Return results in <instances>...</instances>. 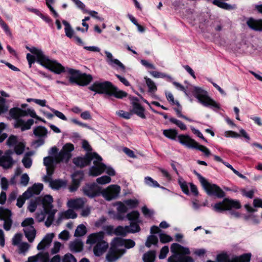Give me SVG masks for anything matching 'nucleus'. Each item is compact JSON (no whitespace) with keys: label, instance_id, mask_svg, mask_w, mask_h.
Here are the masks:
<instances>
[{"label":"nucleus","instance_id":"680f3d73","mask_svg":"<svg viewBox=\"0 0 262 262\" xmlns=\"http://www.w3.org/2000/svg\"><path fill=\"white\" fill-rule=\"evenodd\" d=\"M141 210L143 214L146 217H151L154 214V211L148 209L146 206H143Z\"/></svg>","mask_w":262,"mask_h":262},{"label":"nucleus","instance_id":"58836bf2","mask_svg":"<svg viewBox=\"0 0 262 262\" xmlns=\"http://www.w3.org/2000/svg\"><path fill=\"white\" fill-rule=\"evenodd\" d=\"M155 257V252L154 251H149L143 255V259L144 262H154Z\"/></svg>","mask_w":262,"mask_h":262},{"label":"nucleus","instance_id":"0eeeda50","mask_svg":"<svg viewBox=\"0 0 262 262\" xmlns=\"http://www.w3.org/2000/svg\"><path fill=\"white\" fill-rule=\"evenodd\" d=\"M211 207L215 212L221 213L232 209H239L241 205L237 200L225 198L222 201L211 205Z\"/></svg>","mask_w":262,"mask_h":262},{"label":"nucleus","instance_id":"de8ad7c7","mask_svg":"<svg viewBox=\"0 0 262 262\" xmlns=\"http://www.w3.org/2000/svg\"><path fill=\"white\" fill-rule=\"evenodd\" d=\"M158 242V238L156 236L151 235H150L146 242L145 245L146 247L149 248L151 245H156Z\"/></svg>","mask_w":262,"mask_h":262},{"label":"nucleus","instance_id":"603ef678","mask_svg":"<svg viewBox=\"0 0 262 262\" xmlns=\"http://www.w3.org/2000/svg\"><path fill=\"white\" fill-rule=\"evenodd\" d=\"M6 127V125L4 123H0V143L3 142L8 137L6 133H3Z\"/></svg>","mask_w":262,"mask_h":262},{"label":"nucleus","instance_id":"a211bd4d","mask_svg":"<svg viewBox=\"0 0 262 262\" xmlns=\"http://www.w3.org/2000/svg\"><path fill=\"white\" fill-rule=\"evenodd\" d=\"M83 190L84 194L90 198H94L100 193L99 187L95 183L86 185Z\"/></svg>","mask_w":262,"mask_h":262},{"label":"nucleus","instance_id":"09e8293b","mask_svg":"<svg viewBox=\"0 0 262 262\" xmlns=\"http://www.w3.org/2000/svg\"><path fill=\"white\" fill-rule=\"evenodd\" d=\"M138 223V222H132L130 226H127L129 233L138 232L140 230V228Z\"/></svg>","mask_w":262,"mask_h":262},{"label":"nucleus","instance_id":"5fc2aeb1","mask_svg":"<svg viewBox=\"0 0 262 262\" xmlns=\"http://www.w3.org/2000/svg\"><path fill=\"white\" fill-rule=\"evenodd\" d=\"M194 148L201 151L204 154L205 156L207 157H208L211 155L210 151L208 148L203 145L199 144L198 142L196 147H194Z\"/></svg>","mask_w":262,"mask_h":262},{"label":"nucleus","instance_id":"a878e982","mask_svg":"<svg viewBox=\"0 0 262 262\" xmlns=\"http://www.w3.org/2000/svg\"><path fill=\"white\" fill-rule=\"evenodd\" d=\"M54 237V233H48L43 237L42 241L37 245V248L38 250H43L50 246Z\"/></svg>","mask_w":262,"mask_h":262},{"label":"nucleus","instance_id":"4468645a","mask_svg":"<svg viewBox=\"0 0 262 262\" xmlns=\"http://www.w3.org/2000/svg\"><path fill=\"white\" fill-rule=\"evenodd\" d=\"M120 187L117 185H111L107 188L104 189L101 193L103 196L107 201H111L116 199L120 192Z\"/></svg>","mask_w":262,"mask_h":262},{"label":"nucleus","instance_id":"aec40b11","mask_svg":"<svg viewBox=\"0 0 262 262\" xmlns=\"http://www.w3.org/2000/svg\"><path fill=\"white\" fill-rule=\"evenodd\" d=\"M132 104L133 106L132 112L141 118L145 119L146 116L144 114L145 109L139 103L138 100L137 98L133 100Z\"/></svg>","mask_w":262,"mask_h":262},{"label":"nucleus","instance_id":"13d9d810","mask_svg":"<svg viewBox=\"0 0 262 262\" xmlns=\"http://www.w3.org/2000/svg\"><path fill=\"white\" fill-rule=\"evenodd\" d=\"M38 261L40 262H49V254L48 253L40 252L37 254Z\"/></svg>","mask_w":262,"mask_h":262},{"label":"nucleus","instance_id":"c03bdc74","mask_svg":"<svg viewBox=\"0 0 262 262\" xmlns=\"http://www.w3.org/2000/svg\"><path fill=\"white\" fill-rule=\"evenodd\" d=\"M77 215L75 211L72 209H68L64 212L62 213L61 217L63 219H74L76 218Z\"/></svg>","mask_w":262,"mask_h":262},{"label":"nucleus","instance_id":"393cba45","mask_svg":"<svg viewBox=\"0 0 262 262\" xmlns=\"http://www.w3.org/2000/svg\"><path fill=\"white\" fill-rule=\"evenodd\" d=\"M108 247V243L103 240L94 246L93 249L94 253L95 255L99 256L106 251Z\"/></svg>","mask_w":262,"mask_h":262},{"label":"nucleus","instance_id":"4c0bfd02","mask_svg":"<svg viewBox=\"0 0 262 262\" xmlns=\"http://www.w3.org/2000/svg\"><path fill=\"white\" fill-rule=\"evenodd\" d=\"M128 226H119L115 229V234L116 235H120L124 236L128 233Z\"/></svg>","mask_w":262,"mask_h":262},{"label":"nucleus","instance_id":"2eb2a0df","mask_svg":"<svg viewBox=\"0 0 262 262\" xmlns=\"http://www.w3.org/2000/svg\"><path fill=\"white\" fill-rule=\"evenodd\" d=\"M124 253V251L120 249L116 244L115 245L114 242L112 241L111 248L106 258L109 262H114Z\"/></svg>","mask_w":262,"mask_h":262},{"label":"nucleus","instance_id":"69168bd1","mask_svg":"<svg viewBox=\"0 0 262 262\" xmlns=\"http://www.w3.org/2000/svg\"><path fill=\"white\" fill-rule=\"evenodd\" d=\"M22 238L21 233H16L12 238V245L14 246H18L20 243Z\"/></svg>","mask_w":262,"mask_h":262},{"label":"nucleus","instance_id":"ea45409f","mask_svg":"<svg viewBox=\"0 0 262 262\" xmlns=\"http://www.w3.org/2000/svg\"><path fill=\"white\" fill-rule=\"evenodd\" d=\"M62 23L65 26L64 30L66 35L70 38L73 37L74 32L70 24L64 20L62 21Z\"/></svg>","mask_w":262,"mask_h":262},{"label":"nucleus","instance_id":"2f4dec72","mask_svg":"<svg viewBox=\"0 0 262 262\" xmlns=\"http://www.w3.org/2000/svg\"><path fill=\"white\" fill-rule=\"evenodd\" d=\"M25 236L30 243L33 242L36 236V230L34 227L30 228H24L23 229Z\"/></svg>","mask_w":262,"mask_h":262},{"label":"nucleus","instance_id":"a19ab883","mask_svg":"<svg viewBox=\"0 0 262 262\" xmlns=\"http://www.w3.org/2000/svg\"><path fill=\"white\" fill-rule=\"evenodd\" d=\"M139 215L138 211H133L127 214V218L132 222H140Z\"/></svg>","mask_w":262,"mask_h":262},{"label":"nucleus","instance_id":"e2e57ef3","mask_svg":"<svg viewBox=\"0 0 262 262\" xmlns=\"http://www.w3.org/2000/svg\"><path fill=\"white\" fill-rule=\"evenodd\" d=\"M160 240L162 243H166L172 241V237L166 234L161 233L159 235Z\"/></svg>","mask_w":262,"mask_h":262},{"label":"nucleus","instance_id":"f3484780","mask_svg":"<svg viewBox=\"0 0 262 262\" xmlns=\"http://www.w3.org/2000/svg\"><path fill=\"white\" fill-rule=\"evenodd\" d=\"M113 241L114 242V244H116L120 249L124 251V253L125 248H132L135 246V242L130 239H125L120 237H115Z\"/></svg>","mask_w":262,"mask_h":262},{"label":"nucleus","instance_id":"4be33fe9","mask_svg":"<svg viewBox=\"0 0 262 262\" xmlns=\"http://www.w3.org/2000/svg\"><path fill=\"white\" fill-rule=\"evenodd\" d=\"M104 53L106 57V61L109 65L113 67L117 66L122 70H125L124 66L118 59H114L112 54L111 52L107 51H105Z\"/></svg>","mask_w":262,"mask_h":262},{"label":"nucleus","instance_id":"0e129e2a","mask_svg":"<svg viewBox=\"0 0 262 262\" xmlns=\"http://www.w3.org/2000/svg\"><path fill=\"white\" fill-rule=\"evenodd\" d=\"M166 97L167 100L172 104H176L178 106H180V104L177 101L174 100L173 95L170 92L166 93Z\"/></svg>","mask_w":262,"mask_h":262},{"label":"nucleus","instance_id":"39448f33","mask_svg":"<svg viewBox=\"0 0 262 262\" xmlns=\"http://www.w3.org/2000/svg\"><path fill=\"white\" fill-rule=\"evenodd\" d=\"M173 254L168 259V262H194L190 256H186L190 254L189 249L177 243H173L170 247Z\"/></svg>","mask_w":262,"mask_h":262},{"label":"nucleus","instance_id":"412c9836","mask_svg":"<svg viewBox=\"0 0 262 262\" xmlns=\"http://www.w3.org/2000/svg\"><path fill=\"white\" fill-rule=\"evenodd\" d=\"M83 177V173L80 171L75 172L72 175V184L69 187L70 192L76 191L79 186L80 181L82 180Z\"/></svg>","mask_w":262,"mask_h":262},{"label":"nucleus","instance_id":"7c9ffc66","mask_svg":"<svg viewBox=\"0 0 262 262\" xmlns=\"http://www.w3.org/2000/svg\"><path fill=\"white\" fill-rule=\"evenodd\" d=\"M43 197L42 198L40 197H37L34 199H31L30 201L28 207V210L31 212H33L36 210L37 205L41 204L42 205V200Z\"/></svg>","mask_w":262,"mask_h":262},{"label":"nucleus","instance_id":"f03ea898","mask_svg":"<svg viewBox=\"0 0 262 262\" xmlns=\"http://www.w3.org/2000/svg\"><path fill=\"white\" fill-rule=\"evenodd\" d=\"M26 49L34 55L30 53L27 54L26 58L29 68H31L32 64L35 62L36 57L37 62L56 74H59L65 71V69L61 64L56 60L51 59L40 49L28 46Z\"/></svg>","mask_w":262,"mask_h":262},{"label":"nucleus","instance_id":"3c124183","mask_svg":"<svg viewBox=\"0 0 262 262\" xmlns=\"http://www.w3.org/2000/svg\"><path fill=\"white\" fill-rule=\"evenodd\" d=\"M14 146V151L17 155H21L24 152L25 145L23 143L18 142Z\"/></svg>","mask_w":262,"mask_h":262},{"label":"nucleus","instance_id":"052dcab7","mask_svg":"<svg viewBox=\"0 0 262 262\" xmlns=\"http://www.w3.org/2000/svg\"><path fill=\"white\" fill-rule=\"evenodd\" d=\"M223 164L226 166L228 168H230L236 175H237L238 177H239V178H242V179H246V177L245 176H244L243 174H241V173H239L237 170H236V169H235L233 166L230 164L228 162H226L225 161H224L223 162Z\"/></svg>","mask_w":262,"mask_h":262},{"label":"nucleus","instance_id":"bf43d9fd","mask_svg":"<svg viewBox=\"0 0 262 262\" xmlns=\"http://www.w3.org/2000/svg\"><path fill=\"white\" fill-rule=\"evenodd\" d=\"M179 183L183 192L186 194H189V191L187 183L181 179L179 180Z\"/></svg>","mask_w":262,"mask_h":262},{"label":"nucleus","instance_id":"49530a36","mask_svg":"<svg viewBox=\"0 0 262 262\" xmlns=\"http://www.w3.org/2000/svg\"><path fill=\"white\" fill-rule=\"evenodd\" d=\"M17 246L18 248V253L24 255L25 254L30 248V245L26 242L21 243Z\"/></svg>","mask_w":262,"mask_h":262},{"label":"nucleus","instance_id":"4d7b16f0","mask_svg":"<svg viewBox=\"0 0 262 262\" xmlns=\"http://www.w3.org/2000/svg\"><path fill=\"white\" fill-rule=\"evenodd\" d=\"M111 181L110 177L107 176H103L101 177L98 178L96 181L98 183L102 185L109 183Z\"/></svg>","mask_w":262,"mask_h":262},{"label":"nucleus","instance_id":"c85d7f7f","mask_svg":"<svg viewBox=\"0 0 262 262\" xmlns=\"http://www.w3.org/2000/svg\"><path fill=\"white\" fill-rule=\"evenodd\" d=\"M127 93L123 91L119 90L117 87L112 85L111 88L110 96H114L117 98L122 99L127 96Z\"/></svg>","mask_w":262,"mask_h":262},{"label":"nucleus","instance_id":"b1692460","mask_svg":"<svg viewBox=\"0 0 262 262\" xmlns=\"http://www.w3.org/2000/svg\"><path fill=\"white\" fill-rule=\"evenodd\" d=\"M43 189V185L41 183L34 184L29 187L25 192L24 195L26 198H31L33 194H38Z\"/></svg>","mask_w":262,"mask_h":262},{"label":"nucleus","instance_id":"1a4fd4ad","mask_svg":"<svg viewBox=\"0 0 262 262\" xmlns=\"http://www.w3.org/2000/svg\"><path fill=\"white\" fill-rule=\"evenodd\" d=\"M68 73L71 75L69 77V81L71 83H76L80 85H86L92 80V76L91 75L82 74L78 70L73 69H68Z\"/></svg>","mask_w":262,"mask_h":262},{"label":"nucleus","instance_id":"864d4df0","mask_svg":"<svg viewBox=\"0 0 262 262\" xmlns=\"http://www.w3.org/2000/svg\"><path fill=\"white\" fill-rule=\"evenodd\" d=\"M61 262H77V259L72 254L67 253L63 256Z\"/></svg>","mask_w":262,"mask_h":262},{"label":"nucleus","instance_id":"bb28decb","mask_svg":"<svg viewBox=\"0 0 262 262\" xmlns=\"http://www.w3.org/2000/svg\"><path fill=\"white\" fill-rule=\"evenodd\" d=\"M247 24L252 30L262 31V19L256 20L250 18L247 21Z\"/></svg>","mask_w":262,"mask_h":262},{"label":"nucleus","instance_id":"f257e3e1","mask_svg":"<svg viewBox=\"0 0 262 262\" xmlns=\"http://www.w3.org/2000/svg\"><path fill=\"white\" fill-rule=\"evenodd\" d=\"M74 145L71 143H67L62 149L54 157L48 156L43 158V164L46 167L47 175L43 177L45 182H49L50 186L53 189H58L66 186L65 181L61 180H52V175L54 173L56 165L61 162H68L72 157L71 152L74 150Z\"/></svg>","mask_w":262,"mask_h":262},{"label":"nucleus","instance_id":"f704fd0d","mask_svg":"<svg viewBox=\"0 0 262 262\" xmlns=\"http://www.w3.org/2000/svg\"><path fill=\"white\" fill-rule=\"evenodd\" d=\"M163 134L166 137L171 139L174 140L178 135V132L174 129H164Z\"/></svg>","mask_w":262,"mask_h":262},{"label":"nucleus","instance_id":"6ab92c4d","mask_svg":"<svg viewBox=\"0 0 262 262\" xmlns=\"http://www.w3.org/2000/svg\"><path fill=\"white\" fill-rule=\"evenodd\" d=\"M104 236L103 231L92 233L88 237L86 243L96 245L104 240Z\"/></svg>","mask_w":262,"mask_h":262},{"label":"nucleus","instance_id":"473e14b6","mask_svg":"<svg viewBox=\"0 0 262 262\" xmlns=\"http://www.w3.org/2000/svg\"><path fill=\"white\" fill-rule=\"evenodd\" d=\"M71 251L73 252H80L83 247L82 243L79 240H75L70 243L69 245Z\"/></svg>","mask_w":262,"mask_h":262},{"label":"nucleus","instance_id":"9b49d317","mask_svg":"<svg viewBox=\"0 0 262 262\" xmlns=\"http://www.w3.org/2000/svg\"><path fill=\"white\" fill-rule=\"evenodd\" d=\"M112 85V83L107 81L102 82L96 81L90 86L89 89L98 94H106L109 95Z\"/></svg>","mask_w":262,"mask_h":262},{"label":"nucleus","instance_id":"a18cd8bd","mask_svg":"<svg viewBox=\"0 0 262 262\" xmlns=\"http://www.w3.org/2000/svg\"><path fill=\"white\" fill-rule=\"evenodd\" d=\"M34 220L32 217L26 218L21 224L24 228H30L34 227Z\"/></svg>","mask_w":262,"mask_h":262},{"label":"nucleus","instance_id":"f8f14e48","mask_svg":"<svg viewBox=\"0 0 262 262\" xmlns=\"http://www.w3.org/2000/svg\"><path fill=\"white\" fill-rule=\"evenodd\" d=\"M13 154L12 150H8L3 155V151L0 150V166L5 169L11 168L15 163L11 157Z\"/></svg>","mask_w":262,"mask_h":262},{"label":"nucleus","instance_id":"79ce46f5","mask_svg":"<svg viewBox=\"0 0 262 262\" xmlns=\"http://www.w3.org/2000/svg\"><path fill=\"white\" fill-rule=\"evenodd\" d=\"M144 182L146 185H148L149 187H159L160 185L158 183L157 181L154 180L152 178L150 177H146L144 179Z\"/></svg>","mask_w":262,"mask_h":262},{"label":"nucleus","instance_id":"8fccbe9b","mask_svg":"<svg viewBox=\"0 0 262 262\" xmlns=\"http://www.w3.org/2000/svg\"><path fill=\"white\" fill-rule=\"evenodd\" d=\"M124 203L129 208L132 209L136 208L139 204L138 200L136 199H129L124 201Z\"/></svg>","mask_w":262,"mask_h":262},{"label":"nucleus","instance_id":"ddd939ff","mask_svg":"<svg viewBox=\"0 0 262 262\" xmlns=\"http://www.w3.org/2000/svg\"><path fill=\"white\" fill-rule=\"evenodd\" d=\"M33 134L36 137L39 138L38 140L34 141L33 144L36 147L42 145L45 143V138L47 136L48 130L47 128L42 126H37L34 128Z\"/></svg>","mask_w":262,"mask_h":262},{"label":"nucleus","instance_id":"72a5a7b5","mask_svg":"<svg viewBox=\"0 0 262 262\" xmlns=\"http://www.w3.org/2000/svg\"><path fill=\"white\" fill-rule=\"evenodd\" d=\"M212 3L220 8L225 10H232L236 8L235 5H231L226 3L223 2L222 0H213Z\"/></svg>","mask_w":262,"mask_h":262},{"label":"nucleus","instance_id":"dca6fc26","mask_svg":"<svg viewBox=\"0 0 262 262\" xmlns=\"http://www.w3.org/2000/svg\"><path fill=\"white\" fill-rule=\"evenodd\" d=\"M11 215V211L10 210L0 207V220L4 221V228L7 231L11 229L12 225Z\"/></svg>","mask_w":262,"mask_h":262},{"label":"nucleus","instance_id":"774afa93","mask_svg":"<svg viewBox=\"0 0 262 262\" xmlns=\"http://www.w3.org/2000/svg\"><path fill=\"white\" fill-rule=\"evenodd\" d=\"M0 185L2 189L6 191L8 189L9 183L7 179L5 177L2 178L1 180Z\"/></svg>","mask_w":262,"mask_h":262},{"label":"nucleus","instance_id":"9d476101","mask_svg":"<svg viewBox=\"0 0 262 262\" xmlns=\"http://www.w3.org/2000/svg\"><path fill=\"white\" fill-rule=\"evenodd\" d=\"M202 186L209 195H214L218 198H223L225 196V193L219 186L216 184H210L206 180Z\"/></svg>","mask_w":262,"mask_h":262},{"label":"nucleus","instance_id":"37998d69","mask_svg":"<svg viewBox=\"0 0 262 262\" xmlns=\"http://www.w3.org/2000/svg\"><path fill=\"white\" fill-rule=\"evenodd\" d=\"M86 232V227L82 224L79 225L77 227L74 235L75 236H81L84 235Z\"/></svg>","mask_w":262,"mask_h":262},{"label":"nucleus","instance_id":"c9c22d12","mask_svg":"<svg viewBox=\"0 0 262 262\" xmlns=\"http://www.w3.org/2000/svg\"><path fill=\"white\" fill-rule=\"evenodd\" d=\"M32 155V153L31 152L26 153L22 159V163L26 168H29L32 165V161L30 157Z\"/></svg>","mask_w":262,"mask_h":262},{"label":"nucleus","instance_id":"e433bc0d","mask_svg":"<svg viewBox=\"0 0 262 262\" xmlns=\"http://www.w3.org/2000/svg\"><path fill=\"white\" fill-rule=\"evenodd\" d=\"M146 85L148 88V91L150 93H153L157 91V86L153 80L148 77L144 78Z\"/></svg>","mask_w":262,"mask_h":262},{"label":"nucleus","instance_id":"7ed1b4c3","mask_svg":"<svg viewBox=\"0 0 262 262\" xmlns=\"http://www.w3.org/2000/svg\"><path fill=\"white\" fill-rule=\"evenodd\" d=\"M9 114L12 118L15 119L14 123V127L16 128H19L23 132L30 129L34 121L32 119H29L26 121L21 118L22 117L29 116L45 122L43 119L36 115L34 110L31 108L22 110L18 107H13L10 109Z\"/></svg>","mask_w":262,"mask_h":262},{"label":"nucleus","instance_id":"cd10ccee","mask_svg":"<svg viewBox=\"0 0 262 262\" xmlns=\"http://www.w3.org/2000/svg\"><path fill=\"white\" fill-rule=\"evenodd\" d=\"M116 205L117 206V210L118 214L116 215L115 218L119 220H122L124 219V217L121 214L126 212L127 211V207L124 202H118L117 203Z\"/></svg>","mask_w":262,"mask_h":262},{"label":"nucleus","instance_id":"6e6d98bb","mask_svg":"<svg viewBox=\"0 0 262 262\" xmlns=\"http://www.w3.org/2000/svg\"><path fill=\"white\" fill-rule=\"evenodd\" d=\"M17 136L11 135L7 141V144L10 146H14L18 143Z\"/></svg>","mask_w":262,"mask_h":262},{"label":"nucleus","instance_id":"423d86ee","mask_svg":"<svg viewBox=\"0 0 262 262\" xmlns=\"http://www.w3.org/2000/svg\"><path fill=\"white\" fill-rule=\"evenodd\" d=\"M192 93L198 101L204 106L217 109L220 108V105L211 98L208 96V92L202 88L194 86Z\"/></svg>","mask_w":262,"mask_h":262},{"label":"nucleus","instance_id":"338daca9","mask_svg":"<svg viewBox=\"0 0 262 262\" xmlns=\"http://www.w3.org/2000/svg\"><path fill=\"white\" fill-rule=\"evenodd\" d=\"M29 177L27 173H24L21 176L20 184L23 186H26L29 183Z\"/></svg>","mask_w":262,"mask_h":262},{"label":"nucleus","instance_id":"20e7f679","mask_svg":"<svg viewBox=\"0 0 262 262\" xmlns=\"http://www.w3.org/2000/svg\"><path fill=\"white\" fill-rule=\"evenodd\" d=\"M93 161L94 165L89 169V174L96 177L102 173L104 164L101 162L102 159L97 153H89L83 157H77L73 160V163L77 166L83 167L89 165Z\"/></svg>","mask_w":262,"mask_h":262},{"label":"nucleus","instance_id":"c756f323","mask_svg":"<svg viewBox=\"0 0 262 262\" xmlns=\"http://www.w3.org/2000/svg\"><path fill=\"white\" fill-rule=\"evenodd\" d=\"M84 202L82 199L71 200L68 202V206L70 208L79 209L84 205Z\"/></svg>","mask_w":262,"mask_h":262},{"label":"nucleus","instance_id":"5701e85b","mask_svg":"<svg viewBox=\"0 0 262 262\" xmlns=\"http://www.w3.org/2000/svg\"><path fill=\"white\" fill-rule=\"evenodd\" d=\"M178 138L181 144L189 148H194L197 145V142L187 135H180Z\"/></svg>","mask_w":262,"mask_h":262},{"label":"nucleus","instance_id":"6e6552de","mask_svg":"<svg viewBox=\"0 0 262 262\" xmlns=\"http://www.w3.org/2000/svg\"><path fill=\"white\" fill-rule=\"evenodd\" d=\"M53 199L50 195H46L42 200V207L46 214H48L45 222V225L49 227L52 224L57 210L53 209Z\"/></svg>","mask_w":262,"mask_h":262}]
</instances>
